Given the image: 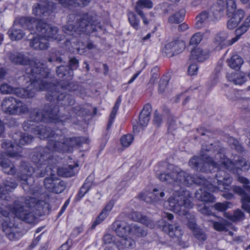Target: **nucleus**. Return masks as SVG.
<instances>
[{"mask_svg": "<svg viewBox=\"0 0 250 250\" xmlns=\"http://www.w3.org/2000/svg\"><path fill=\"white\" fill-rule=\"evenodd\" d=\"M222 152L221 149H207L203 146L202 152L204 153L201 154V158L194 156L189 161V167L197 170L199 169L204 172L216 169L215 180L217 182L213 180V184L201 177L193 178L172 165H169L167 172L158 174L160 180L172 185L170 188L171 195L165 204V208L180 215H187L193 205L190 200L189 192L182 188L183 186H189L193 183L202 185V188L196 192L195 196L198 200L207 202L215 201L214 197L207 190L210 192L229 190L232 179L226 170L238 173L239 169L248 170L250 165L244 159L238 157L234 164L226 158Z\"/></svg>", "mask_w": 250, "mask_h": 250, "instance_id": "nucleus-1", "label": "nucleus"}, {"mask_svg": "<svg viewBox=\"0 0 250 250\" xmlns=\"http://www.w3.org/2000/svg\"><path fill=\"white\" fill-rule=\"evenodd\" d=\"M44 202H37L35 198L28 197L26 199L21 198L15 201L12 207L7 208L9 212L0 208V226L2 231L5 233L7 237L11 241L19 239L21 237L18 229L10 221L9 215H14L18 218L26 222L32 223L35 218L33 213V207L39 208Z\"/></svg>", "mask_w": 250, "mask_h": 250, "instance_id": "nucleus-2", "label": "nucleus"}, {"mask_svg": "<svg viewBox=\"0 0 250 250\" xmlns=\"http://www.w3.org/2000/svg\"><path fill=\"white\" fill-rule=\"evenodd\" d=\"M34 26L36 27L38 37L31 41L30 46L35 49H46L48 46V41L50 39L62 40L56 35L58 29L56 27H52L42 21H37L29 17L16 19L14 27L8 31L9 37L12 40H21L23 38L24 33L20 28L22 27L31 30Z\"/></svg>", "mask_w": 250, "mask_h": 250, "instance_id": "nucleus-3", "label": "nucleus"}, {"mask_svg": "<svg viewBox=\"0 0 250 250\" xmlns=\"http://www.w3.org/2000/svg\"><path fill=\"white\" fill-rule=\"evenodd\" d=\"M27 89L22 88H17L14 89L7 84H3L0 86V91L3 94L15 93L18 96L23 98H31L34 96L35 91L37 90H47L48 92L46 98L48 101H55L59 105L68 106L72 105L74 103L73 98L69 95L64 94L62 92L64 90H69V85L61 86L60 84L57 85H51L49 87L42 86L40 84L32 85L31 86V81L30 85L27 87Z\"/></svg>", "mask_w": 250, "mask_h": 250, "instance_id": "nucleus-4", "label": "nucleus"}, {"mask_svg": "<svg viewBox=\"0 0 250 250\" xmlns=\"http://www.w3.org/2000/svg\"><path fill=\"white\" fill-rule=\"evenodd\" d=\"M33 121H30L25 122L23 124V128L25 131H29L37 134L39 138L42 139L47 138H51L54 140H50L48 147L49 149L53 150L70 152L73 148L77 145H81L83 143H88L87 139L83 137H78L75 138H68L64 140V137L62 135L53 134L50 128H46L44 127L37 126L35 128V125L31 123Z\"/></svg>", "mask_w": 250, "mask_h": 250, "instance_id": "nucleus-5", "label": "nucleus"}, {"mask_svg": "<svg viewBox=\"0 0 250 250\" xmlns=\"http://www.w3.org/2000/svg\"><path fill=\"white\" fill-rule=\"evenodd\" d=\"M12 62L17 64L28 65L29 67L26 69V76L31 81V86L32 85L40 84L42 86L49 87V84L53 85L51 83H47L46 81L43 79L46 78L49 74L48 69L45 68L44 64L37 63L34 61H30L25 58L24 55L21 53H15L10 56Z\"/></svg>", "mask_w": 250, "mask_h": 250, "instance_id": "nucleus-6", "label": "nucleus"}, {"mask_svg": "<svg viewBox=\"0 0 250 250\" xmlns=\"http://www.w3.org/2000/svg\"><path fill=\"white\" fill-rule=\"evenodd\" d=\"M38 155H34L32 157L35 165L37 167L36 170L31 167L28 163L25 162L22 163L21 167V176L20 178L23 181V184H28L27 177H30L33 174H34L37 177H43L45 175L46 169L48 168L47 166L48 161L47 159L50 158V154L49 153L44 151L43 154H40V159H38ZM49 169L51 168L49 167Z\"/></svg>", "mask_w": 250, "mask_h": 250, "instance_id": "nucleus-7", "label": "nucleus"}, {"mask_svg": "<svg viewBox=\"0 0 250 250\" xmlns=\"http://www.w3.org/2000/svg\"><path fill=\"white\" fill-rule=\"evenodd\" d=\"M78 25L79 26L74 29L73 25L68 22L63 27V30L66 34L77 37V35H80L81 32H85L88 34L101 28L100 23L97 22L96 17L89 16L87 14L84 16L79 23H77V26Z\"/></svg>", "mask_w": 250, "mask_h": 250, "instance_id": "nucleus-8", "label": "nucleus"}, {"mask_svg": "<svg viewBox=\"0 0 250 250\" xmlns=\"http://www.w3.org/2000/svg\"><path fill=\"white\" fill-rule=\"evenodd\" d=\"M47 3V7H44L43 5L37 4L33 9V12L35 15L45 16L49 15L51 12L55 11L56 2L64 7H70L73 6H84L87 5L90 0H44Z\"/></svg>", "mask_w": 250, "mask_h": 250, "instance_id": "nucleus-9", "label": "nucleus"}, {"mask_svg": "<svg viewBox=\"0 0 250 250\" xmlns=\"http://www.w3.org/2000/svg\"><path fill=\"white\" fill-rule=\"evenodd\" d=\"M250 27V16H248L244 21L242 25L238 28L236 31V36L230 41H227L228 34L224 32L219 33L215 38L214 43L216 47L221 49L225 45H230L236 42L240 37L246 33Z\"/></svg>", "mask_w": 250, "mask_h": 250, "instance_id": "nucleus-10", "label": "nucleus"}, {"mask_svg": "<svg viewBox=\"0 0 250 250\" xmlns=\"http://www.w3.org/2000/svg\"><path fill=\"white\" fill-rule=\"evenodd\" d=\"M19 136L16 134L14 137V140L16 145H14L10 141L5 140L2 144V148L5 151L7 155L12 157H18L21 156V152L22 148L18 144L24 145L32 142L33 137L31 135H24L21 136L20 139L18 141L17 136Z\"/></svg>", "mask_w": 250, "mask_h": 250, "instance_id": "nucleus-11", "label": "nucleus"}, {"mask_svg": "<svg viewBox=\"0 0 250 250\" xmlns=\"http://www.w3.org/2000/svg\"><path fill=\"white\" fill-rule=\"evenodd\" d=\"M114 226H117L116 233L121 238L127 237L128 235L143 236L146 234L145 230L135 224L128 225L125 222L118 221L114 223Z\"/></svg>", "mask_w": 250, "mask_h": 250, "instance_id": "nucleus-12", "label": "nucleus"}, {"mask_svg": "<svg viewBox=\"0 0 250 250\" xmlns=\"http://www.w3.org/2000/svg\"><path fill=\"white\" fill-rule=\"evenodd\" d=\"M1 107L4 112L11 114H19L24 113L27 110V108L25 104L11 97L3 100Z\"/></svg>", "mask_w": 250, "mask_h": 250, "instance_id": "nucleus-13", "label": "nucleus"}, {"mask_svg": "<svg viewBox=\"0 0 250 250\" xmlns=\"http://www.w3.org/2000/svg\"><path fill=\"white\" fill-rule=\"evenodd\" d=\"M58 110L57 108H51L50 111L44 110L43 112L38 110L34 111L31 118L35 122L44 121L46 122L58 123L64 120L58 117Z\"/></svg>", "mask_w": 250, "mask_h": 250, "instance_id": "nucleus-14", "label": "nucleus"}, {"mask_svg": "<svg viewBox=\"0 0 250 250\" xmlns=\"http://www.w3.org/2000/svg\"><path fill=\"white\" fill-rule=\"evenodd\" d=\"M165 192L161 188H155L152 193L142 192L139 195V198L146 202L160 201L165 196Z\"/></svg>", "mask_w": 250, "mask_h": 250, "instance_id": "nucleus-15", "label": "nucleus"}, {"mask_svg": "<svg viewBox=\"0 0 250 250\" xmlns=\"http://www.w3.org/2000/svg\"><path fill=\"white\" fill-rule=\"evenodd\" d=\"M159 226L164 231L168 233L170 237L177 238V241H179V239L182 235V230L177 227H173L167 224L164 220H162L159 222Z\"/></svg>", "mask_w": 250, "mask_h": 250, "instance_id": "nucleus-16", "label": "nucleus"}, {"mask_svg": "<svg viewBox=\"0 0 250 250\" xmlns=\"http://www.w3.org/2000/svg\"><path fill=\"white\" fill-rule=\"evenodd\" d=\"M230 17H229V20L227 23L228 28L229 29L235 28L239 23L242 21L245 16L244 11L241 9H238L235 12L230 14Z\"/></svg>", "mask_w": 250, "mask_h": 250, "instance_id": "nucleus-17", "label": "nucleus"}, {"mask_svg": "<svg viewBox=\"0 0 250 250\" xmlns=\"http://www.w3.org/2000/svg\"><path fill=\"white\" fill-rule=\"evenodd\" d=\"M152 6V2L150 0H139L136 3V5L135 8V11L141 16L144 23L145 24H147L148 21L142 11V9L145 8L150 9L151 8Z\"/></svg>", "mask_w": 250, "mask_h": 250, "instance_id": "nucleus-18", "label": "nucleus"}, {"mask_svg": "<svg viewBox=\"0 0 250 250\" xmlns=\"http://www.w3.org/2000/svg\"><path fill=\"white\" fill-rule=\"evenodd\" d=\"M78 165L74 163L69 164L67 167H60L58 169L57 172L59 175L63 177H71L78 172Z\"/></svg>", "mask_w": 250, "mask_h": 250, "instance_id": "nucleus-19", "label": "nucleus"}, {"mask_svg": "<svg viewBox=\"0 0 250 250\" xmlns=\"http://www.w3.org/2000/svg\"><path fill=\"white\" fill-rule=\"evenodd\" d=\"M227 78L235 85H241L246 81V75L242 72L228 73Z\"/></svg>", "mask_w": 250, "mask_h": 250, "instance_id": "nucleus-20", "label": "nucleus"}, {"mask_svg": "<svg viewBox=\"0 0 250 250\" xmlns=\"http://www.w3.org/2000/svg\"><path fill=\"white\" fill-rule=\"evenodd\" d=\"M151 108L149 104L146 105L139 116V124L142 126H146L149 121Z\"/></svg>", "mask_w": 250, "mask_h": 250, "instance_id": "nucleus-21", "label": "nucleus"}, {"mask_svg": "<svg viewBox=\"0 0 250 250\" xmlns=\"http://www.w3.org/2000/svg\"><path fill=\"white\" fill-rule=\"evenodd\" d=\"M188 225L189 228L193 231L194 235L198 240L203 241L206 239V235L201 229L196 227L194 218H192L191 220L188 222Z\"/></svg>", "mask_w": 250, "mask_h": 250, "instance_id": "nucleus-22", "label": "nucleus"}, {"mask_svg": "<svg viewBox=\"0 0 250 250\" xmlns=\"http://www.w3.org/2000/svg\"><path fill=\"white\" fill-rule=\"evenodd\" d=\"M131 218L135 221L139 222L143 224L146 225L150 228L154 227V223L149 220L145 216H143L140 212H133L131 214Z\"/></svg>", "mask_w": 250, "mask_h": 250, "instance_id": "nucleus-23", "label": "nucleus"}, {"mask_svg": "<svg viewBox=\"0 0 250 250\" xmlns=\"http://www.w3.org/2000/svg\"><path fill=\"white\" fill-rule=\"evenodd\" d=\"M0 166L3 171L8 174H14L15 170L13 164L8 160L4 159L2 154H0Z\"/></svg>", "mask_w": 250, "mask_h": 250, "instance_id": "nucleus-24", "label": "nucleus"}, {"mask_svg": "<svg viewBox=\"0 0 250 250\" xmlns=\"http://www.w3.org/2000/svg\"><path fill=\"white\" fill-rule=\"evenodd\" d=\"M208 57L207 51H204L202 49L197 47L192 49L191 51V58L195 59L199 62H203Z\"/></svg>", "mask_w": 250, "mask_h": 250, "instance_id": "nucleus-25", "label": "nucleus"}, {"mask_svg": "<svg viewBox=\"0 0 250 250\" xmlns=\"http://www.w3.org/2000/svg\"><path fill=\"white\" fill-rule=\"evenodd\" d=\"M195 26L200 29L208 25L211 21V17L207 12H203L196 17Z\"/></svg>", "mask_w": 250, "mask_h": 250, "instance_id": "nucleus-26", "label": "nucleus"}, {"mask_svg": "<svg viewBox=\"0 0 250 250\" xmlns=\"http://www.w3.org/2000/svg\"><path fill=\"white\" fill-rule=\"evenodd\" d=\"M132 236L121 238L117 246L119 250H124L125 248H132L135 246V241L131 238Z\"/></svg>", "mask_w": 250, "mask_h": 250, "instance_id": "nucleus-27", "label": "nucleus"}, {"mask_svg": "<svg viewBox=\"0 0 250 250\" xmlns=\"http://www.w3.org/2000/svg\"><path fill=\"white\" fill-rule=\"evenodd\" d=\"M17 184L13 182H7L4 184V187L0 185V197L4 199H6L5 196L9 191L16 188Z\"/></svg>", "mask_w": 250, "mask_h": 250, "instance_id": "nucleus-28", "label": "nucleus"}, {"mask_svg": "<svg viewBox=\"0 0 250 250\" xmlns=\"http://www.w3.org/2000/svg\"><path fill=\"white\" fill-rule=\"evenodd\" d=\"M224 216L233 222L240 221L244 218V214L239 209L235 210L232 215L230 214L229 212H225Z\"/></svg>", "mask_w": 250, "mask_h": 250, "instance_id": "nucleus-29", "label": "nucleus"}, {"mask_svg": "<svg viewBox=\"0 0 250 250\" xmlns=\"http://www.w3.org/2000/svg\"><path fill=\"white\" fill-rule=\"evenodd\" d=\"M243 63V60L238 55L231 56L228 61L229 66L232 69H239Z\"/></svg>", "mask_w": 250, "mask_h": 250, "instance_id": "nucleus-30", "label": "nucleus"}, {"mask_svg": "<svg viewBox=\"0 0 250 250\" xmlns=\"http://www.w3.org/2000/svg\"><path fill=\"white\" fill-rule=\"evenodd\" d=\"M172 45L174 55L182 52L186 47L185 42L181 40L172 41Z\"/></svg>", "mask_w": 250, "mask_h": 250, "instance_id": "nucleus-31", "label": "nucleus"}, {"mask_svg": "<svg viewBox=\"0 0 250 250\" xmlns=\"http://www.w3.org/2000/svg\"><path fill=\"white\" fill-rule=\"evenodd\" d=\"M128 20L130 25L135 29L137 30L139 28L140 21L137 18L135 14L131 11L127 13Z\"/></svg>", "mask_w": 250, "mask_h": 250, "instance_id": "nucleus-32", "label": "nucleus"}, {"mask_svg": "<svg viewBox=\"0 0 250 250\" xmlns=\"http://www.w3.org/2000/svg\"><path fill=\"white\" fill-rule=\"evenodd\" d=\"M81 44H80V43L79 42L78 44H76V49L78 51V52L80 54H84L86 52V49H93L95 48V45H94L91 42H88L87 43L86 46H85L84 44H83V43H81Z\"/></svg>", "mask_w": 250, "mask_h": 250, "instance_id": "nucleus-33", "label": "nucleus"}, {"mask_svg": "<svg viewBox=\"0 0 250 250\" xmlns=\"http://www.w3.org/2000/svg\"><path fill=\"white\" fill-rule=\"evenodd\" d=\"M232 204L229 202H225L223 203H217L214 205L215 210L219 211H224L228 208H231Z\"/></svg>", "mask_w": 250, "mask_h": 250, "instance_id": "nucleus-34", "label": "nucleus"}, {"mask_svg": "<svg viewBox=\"0 0 250 250\" xmlns=\"http://www.w3.org/2000/svg\"><path fill=\"white\" fill-rule=\"evenodd\" d=\"M134 137L131 134H127L123 136L121 138V143L123 147H128L133 142Z\"/></svg>", "mask_w": 250, "mask_h": 250, "instance_id": "nucleus-35", "label": "nucleus"}, {"mask_svg": "<svg viewBox=\"0 0 250 250\" xmlns=\"http://www.w3.org/2000/svg\"><path fill=\"white\" fill-rule=\"evenodd\" d=\"M54 184V185L52 187L53 188L51 191V192L56 193H60L63 190L64 183L60 181L59 179L57 178Z\"/></svg>", "mask_w": 250, "mask_h": 250, "instance_id": "nucleus-36", "label": "nucleus"}, {"mask_svg": "<svg viewBox=\"0 0 250 250\" xmlns=\"http://www.w3.org/2000/svg\"><path fill=\"white\" fill-rule=\"evenodd\" d=\"M184 15L185 11L182 10L180 12L169 17L168 21L171 23H178L183 21Z\"/></svg>", "mask_w": 250, "mask_h": 250, "instance_id": "nucleus-37", "label": "nucleus"}, {"mask_svg": "<svg viewBox=\"0 0 250 250\" xmlns=\"http://www.w3.org/2000/svg\"><path fill=\"white\" fill-rule=\"evenodd\" d=\"M229 225L227 221L224 220L222 223L213 222V227L217 231L227 230V227Z\"/></svg>", "mask_w": 250, "mask_h": 250, "instance_id": "nucleus-38", "label": "nucleus"}, {"mask_svg": "<svg viewBox=\"0 0 250 250\" xmlns=\"http://www.w3.org/2000/svg\"><path fill=\"white\" fill-rule=\"evenodd\" d=\"M50 174L51 175V177L46 178L45 179L44 186L46 188L48 189L51 191L54 185V183L57 178L51 173V171H50Z\"/></svg>", "mask_w": 250, "mask_h": 250, "instance_id": "nucleus-39", "label": "nucleus"}, {"mask_svg": "<svg viewBox=\"0 0 250 250\" xmlns=\"http://www.w3.org/2000/svg\"><path fill=\"white\" fill-rule=\"evenodd\" d=\"M226 5L227 6V14L228 17H230V14L235 12L236 8V5L234 0H228L226 2Z\"/></svg>", "mask_w": 250, "mask_h": 250, "instance_id": "nucleus-40", "label": "nucleus"}, {"mask_svg": "<svg viewBox=\"0 0 250 250\" xmlns=\"http://www.w3.org/2000/svg\"><path fill=\"white\" fill-rule=\"evenodd\" d=\"M202 39V35L198 32L194 34L190 39L189 42L190 45H196L199 44Z\"/></svg>", "mask_w": 250, "mask_h": 250, "instance_id": "nucleus-41", "label": "nucleus"}, {"mask_svg": "<svg viewBox=\"0 0 250 250\" xmlns=\"http://www.w3.org/2000/svg\"><path fill=\"white\" fill-rule=\"evenodd\" d=\"M228 141L232 148L236 149L238 151H241L242 150V147L239 145L238 141L234 138L229 137Z\"/></svg>", "mask_w": 250, "mask_h": 250, "instance_id": "nucleus-42", "label": "nucleus"}, {"mask_svg": "<svg viewBox=\"0 0 250 250\" xmlns=\"http://www.w3.org/2000/svg\"><path fill=\"white\" fill-rule=\"evenodd\" d=\"M172 45V42H171L167 43L162 49L163 52L168 57H172L174 55Z\"/></svg>", "mask_w": 250, "mask_h": 250, "instance_id": "nucleus-43", "label": "nucleus"}, {"mask_svg": "<svg viewBox=\"0 0 250 250\" xmlns=\"http://www.w3.org/2000/svg\"><path fill=\"white\" fill-rule=\"evenodd\" d=\"M121 102V100L120 98H119L118 99L116 104H115V105L112 109V112L110 114V119H109L110 122H112L115 118L116 114V113L118 111V108L119 107Z\"/></svg>", "mask_w": 250, "mask_h": 250, "instance_id": "nucleus-44", "label": "nucleus"}, {"mask_svg": "<svg viewBox=\"0 0 250 250\" xmlns=\"http://www.w3.org/2000/svg\"><path fill=\"white\" fill-rule=\"evenodd\" d=\"M198 209L203 214L210 215H212L211 211L209 208L206 206L204 204L203 205H200L198 207Z\"/></svg>", "mask_w": 250, "mask_h": 250, "instance_id": "nucleus-45", "label": "nucleus"}, {"mask_svg": "<svg viewBox=\"0 0 250 250\" xmlns=\"http://www.w3.org/2000/svg\"><path fill=\"white\" fill-rule=\"evenodd\" d=\"M198 67L196 64L193 63L189 65L188 69V73L190 75H195L197 74Z\"/></svg>", "mask_w": 250, "mask_h": 250, "instance_id": "nucleus-46", "label": "nucleus"}, {"mask_svg": "<svg viewBox=\"0 0 250 250\" xmlns=\"http://www.w3.org/2000/svg\"><path fill=\"white\" fill-rule=\"evenodd\" d=\"M167 85V81L161 80L159 84V91L163 93L165 91V89Z\"/></svg>", "mask_w": 250, "mask_h": 250, "instance_id": "nucleus-47", "label": "nucleus"}, {"mask_svg": "<svg viewBox=\"0 0 250 250\" xmlns=\"http://www.w3.org/2000/svg\"><path fill=\"white\" fill-rule=\"evenodd\" d=\"M114 206V203L112 201H110L104 207V208L103 209V211L106 213L107 214H109L110 211L112 210L113 207Z\"/></svg>", "mask_w": 250, "mask_h": 250, "instance_id": "nucleus-48", "label": "nucleus"}, {"mask_svg": "<svg viewBox=\"0 0 250 250\" xmlns=\"http://www.w3.org/2000/svg\"><path fill=\"white\" fill-rule=\"evenodd\" d=\"M69 65L71 69H75L78 66V61L75 58H72L69 61Z\"/></svg>", "mask_w": 250, "mask_h": 250, "instance_id": "nucleus-49", "label": "nucleus"}, {"mask_svg": "<svg viewBox=\"0 0 250 250\" xmlns=\"http://www.w3.org/2000/svg\"><path fill=\"white\" fill-rule=\"evenodd\" d=\"M89 185L87 183H84L83 186L81 188L80 191V194H82V196L84 195L89 189Z\"/></svg>", "mask_w": 250, "mask_h": 250, "instance_id": "nucleus-50", "label": "nucleus"}, {"mask_svg": "<svg viewBox=\"0 0 250 250\" xmlns=\"http://www.w3.org/2000/svg\"><path fill=\"white\" fill-rule=\"evenodd\" d=\"M65 69V67L63 66H61L57 67V73L60 77L64 76L66 75L65 73H62V71Z\"/></svg>", "mask_w": 250, "mask_h": 250, "instance_id": "nucleus-51", "label": "nucleus"}, {"mask_svg": "<svg viewBox=\"0 0 250 250\" xmlns=\"http://www.w3.org/2000/svg\"><path fill=\"white\" fill-rule=\"evenodd\" d=\"M161 116L157 113L156 112H155L154 114V122H155V123L157 125H159L161 123Z\"/></svg>", "mask_w": 250, "mask_h": 250, "instance_id": "nucleus-52", "label": "nucleus"}, {"mask_svg": "<svg viewBox=\"0 0 250 250\" xmlns=\"http://www.w3.org/2000/svg\"><path fill=\"white\" fill-rule=\"evenodd\" d=\"M69 202H70V200L69 199H67L64 203V205H63L62 207V208H61V210L60 212V214H62L64 211V210L66 209V208H67V206H68L69 204Z\"/></svg>", "mask_w": 250, "mask_h": 250, "instance_id": "nucleus-53", "label": "nucleus"}, {"mask_svg": "<svg viewBox=\"0 0 250 250\" xmlns=\"http://www.w3.org/2000/svg\"><path fill=\"white\" fill-rule=\"evenodd\" d=\"M104 241L105 243H110L112 241V237L110 235H105L104 238Z\"/></svg>", "mask_w": 250, "mask_h": 250, "instance_id": "nucleus-54", "label": "nucleus"}, {"mask_svg": "<svg viewBox=\"0 0 250 250\" xmlns=\"http://www.w3.org/2000/svg\"><path fill=\"white\" fill-rule=\"evenodd\" d=\"M103 221V220H102L101 218V217L100 218V217L98 216L97 217V218L96 219V220H95V221L94 222V223L92 225V227L94 228L95 226H96L98 224H100Z\"/></svg>", "mask_w": 250, "mask_h": 250, "instance_id": "nucleus-55", "label": "nucleus"}, {"mask_svg": "<svg viewBox=\"0 0 250 250\" xmlns=\"http://www.w3.org/2000/svg\"><path fill=\"white\" fill-rule=\"evenodd\" d=\"M108 215V214L102 210L101 213L99 214V216L100 218L101 217L102 220L104 221Z\"/></svg>", "mask_w": 250, "mask_h": 250, "instance_id": "nucleus-56", "label": "nucleus"}, {"mask_svg": "<svg viewBox=\"0 0 250 250\" xmlns=\"http://www.w3.org/2000/svg\"><path fill=\"white\" fill-rule=\"evenodd\" d=\"M108 215V214L102 210L101 213L99 214V216L100 218L101 217L102 220L104 221Z\"/></svg>", "mask_w": 250, "mask_h": 250, "instance_id": "nucleus-57", "label": "nucleus"}, {"mask_svg": "<svg viewBox=\"0 0 250 250\" xmlns=\"http://www.w3.org/2000/svg\"><path fill=\"white\" fill-rule=\"evenodd\" d=\"M140 72H139L138 73H136L130 79V80L128 81V83H132L139 75Z\"/></svg>", "mask_w": 250, "mask_h": 250, "instance_id": "nucleus-58", "label": "nucleus"}, {"mask_svg": "<svg viewBox=\"0 0 250 250\" xmlns=\"http://www.w3.org/2000/svg\"><path fill=\"white\" fill-rule=\"evenodd\" d=\"M69 246L67 244H64L58 250H68Z\"/></svg>", "mask_w": 250, "mask_h": 250, "instance_id": "nucleus-59", "label": "nucleus"}, {"mask_svg": "<svg viewBox=\"0 0 250 250\" xmlns=\"http://www.w3.org/2000/svg\"><path fill=\"white\" fill-rule=\"evenodd\" d=\"M164 217H167L168 220H171L173 219V216L172 214L169 213H165L164 215Z\"/></svg>", "mask_w": 250, "mask_h": 250, "instance_id": "nucleus-60", "label": "nucleus"}, {"mask_svg": "<svg viewBox=\"0 0 250 250\" xmlns=\"http://www.w3.org/2000/svg\"><path fill=\"white\" fill-rule=\"evenodd\" d=\"M5 71L4 69L1 68L0 69V81H1L5 75Z\"/></svg>", "mask_w": 250, "mask_h": 250, "instance_id": "nucleus-61", "label": "nucleus"}, {"mask_svg": "<svg viewBox=\"0 0 250 250\" xmlns=\"http://www.w3.org/2000/svg\"><path fill=\"white\" fill-rule=\"evenodd\" d=\"M42 234H41L40 235L37 237L35 241L33 242V243L31 244V246L32 247H34L37 243L41 239V236Z\"/></svg>", "mask_w": 250, "mask_h": 250, "instance_id": "nucleus-62", "label": "nucleus"}, {"mask_svg": "<svg viewBox=\"0 0 250 250\" xmlns=\"http://www.w3.org/2000/svg\"><path fill=\"white\" fill-rule=\"evenodd\" d=\"M179 29L181 30H186L188 29V25L185 23L182 24L179 26Z\"/></svg>", "mask_w": 250, "mask_h": 250, "instance_id": "nucleus-63", "label": "nucleus"}, {"mask_svg": "<svg viewBox=\"0 0 250 250\" xmlns=\"http://www.w3.org/2000/svg\"><path fill=\"white\" fill-rule=\"evenodd\" d=\"M222 196L226 199H230L232 197L233 195L231 193H224L222 194Z\"/></svg>", "mask_w": 250, "mask_h": 250, "instance_id": "nucleus-64", "label": "nucleus"}]
</instances>
